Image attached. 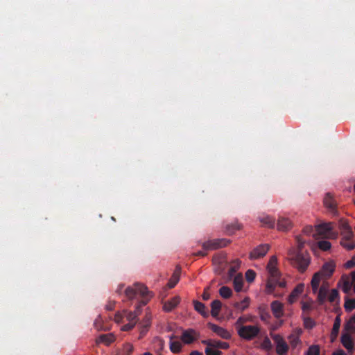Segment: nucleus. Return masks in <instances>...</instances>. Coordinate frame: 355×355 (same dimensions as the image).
<instances>
[{
  "label": "nucleus",
  "mask_w": 355,
  "mask_h": 355,
  "mask_svg": "<svg viewBox=\"0 0 355 355\" xmlns=\"http://www.w3.org/2000/svg\"><path fill=\"white\" fill-rule=\"evenodd\" d=\"M345 329L347 331H355V313L353 315H352V317L346 322Z\"/></svg>",
  "instance_id": "33"
},
{
  "label": "nucleus",
  "mask_w": 355,
  "mask_h": 355,
  "mask_svg": "<svg viewBox=\"0 0 355 355\" xmlns=\"http://www.w3.org/2000/svg\"><path fill=\"white\" fill-rule=\"evenodd\" d=\"M271 338L276 344V352L279 355H284L288 351V345L279 334H271Z\"/></svg>",
  "instance_id": "7"
},
{
  "label": "nucleus",
  "mask_w": 355,
  "mask_h": 355,
  "mask_svg": "<svg viewBox=\"0 0 355 355\" xmlns=\"http://www.w3.org/2000/svg\"><path fill=\"white\" fill-rule=\"evenodd\" d=\"M151 297H152V295H150L148 299L142 300L139 303V304L136 306V309L134 312L130 311L127 313L126 317H127V320H128V322H130L132 321L137 322L136 318H137V315L141 313V307L145 306L147 304L148 299Z\"/></svg>",
  "instance_id": "13"
},
{
  "label": "nucleus",
  "mask_w": 355,
  "mask_h": 355,
  "mask_svg": "<svg viewBox=\"0 0 355 355\" xmlns=\"http://www.w3.org/2000/svg\"><path fill=\"white\" fill-rule=\"evenodd\" d=\"M320 347L318 345H311L309 347L306 355H320Z\"/></svg>",
  "instance_id": "42"
},
{
  "label": "nucleus",
  "mask_w": 355,
  "mask_h": 355,
  "mask_svg": "<svg viewBox=\"0 0 355 355\" xmlns=\"http://www.w3.org/2000/svg\"><path fill=\"white\" fill-rule=\"evenodd\" d=\"M202 343L207 345L209 347H212L213 340H202Z\"/></svg>",
  "instance_id": "59"
},
{
  "label": "nucleus",
  "mask_w": 355,
  "mask_h": 355,
  "mask_svg": "<svg viewBox=\"0 0 355 355\" xmlns=\"http://www.w3.org/2000/svg\"><path fill=\"white\" fill-rule=\"evenodd\" d=\"M341 234L343 236L341 240H345L347 241H353L354 234L353 233L352 229L341 232Z\"/></svg>",
  "instance_id": "39"
},
{
  "label": "nucleus",
  "mask_w": 355,
  "mask_h": 355,
  "mask_svg": "<svg viewBox=\"0 0 355 355\" xmlns=\"http://www.w3.org/2000/svg\"><path fill=\"white\" fill-rule=\"evenodd\" d=\"M256 277V272L251 269H249L245 272V278L248 282H252Z\"/></svg>",
  "instance_id": "43"
},
{
  "label": "nucleus",
  "mask_w": 355,
  "mask_h": 355,
  "mask_svg": "<svg viewBox=\"0 0 355 355\" xmlns=\"http://www.w3.org/2000/svg\"><path fill=\"white\" fill-rule=\"evenodd\" d=\"M243 284V278L242 274L239 273L236 275L233 280L234 288L236 292L242 291Z\"/></svg>",
  "instance_id": "25"
},
{
  "label": "nucleus",
  "mask_w": 355,
  "mask_h": 355,
  "mask_svg": "<svg viewBox=\"0 0 355 355\" xmlns=\"http://www.w3.org/2000/svg\"><path fill=\"white\" fill-rule=\"evenodd\" d=\"M318 246L321 250L327 251L331 248V244L328 241H320L318 243Z\"/></svg>",
  "instance_id": "40"
},
{
  "label": "nucleus",
  "mask_w": 355,
  "mask_h": 355,
  "mask_svg": "<svg viewBox=\"0 0 355 355\" xmlns=\"http://www.w3.org/2000/svg\"><path fill=\"white\" fill-rule=\"evenodd\" d=\"M322 276V275H321V272H318L314 274V275L311 279V284L313 292L314 293H316L319 288V285H320V283L321 281Z\"/></svg>",
  "instance_id": "24"
},
{
  "label": "nucleus",
  "mask_w": 355,
  "mask_h": 355,
  "mask_svg": "<svg viewBox=\"0 0 355 355\" xmlns=\"http://www.w3.org/2000/svg\"><path fill=\"white\" fill-rule=\"evenodd\" d=\"M339 228L341 231V232H343L345 231H347L349 230H351V227L349 225L347 220L344 219H340L339 220Z\"/></svg>",
  "instance_id": "44"
},
{
  "label": "nucleus",
  "mask_w": 355,
  "mask_h": 355,
  "mask_svg": "<svg viewBox=\"0 0 355 355\" xmlns=\"http://www.w3.org/2000/svg\"><path fill=\"white\" fill-rule=\"evenodd\" d=\"M270 245L268 244H261L254 248L249 254L250 260H255L263 258L268 252Z\"/></svg>",
  "instance_id": "8"
},
{
  "label": "nucleus",
  "mask_w": 355,
  "mask_h": 355,
  "mask_svg": "<svg viewBox=\"0 0 355 355\" xmlns=\"http://www.w3.org/2000/svg\"><path fill=\"white\" fill-rule=\"evenodd\" d=\"M313 232V228L312 226H306L303 229V233L307 235H310Z\"/></svg>",
  "instance_id": "55"
},
{
  "label": "nucleus",
  "mask_w": 355,
  "mask_h": 355,
  "mask_svg": "<svg viewBox=\"0 0 355 355\" xmlns=\"http://www.w3.org/2000/svg\"><path fill=\"white\" fill-rule=\"evenodd\" d=\"M249 305V298L245 297L243 301L241 302H236L234 304V306L235 309L243 311L245 309H246L248 307Z\"/></svg>",
  "instance_id": "30"
},
{
  "label": "nucleus",
  "mask_w": 355,
  "mask_h": 355,
  "mask_svg": "<svg viewBox=\"0 0 355 355\" xmlns=\"http://www.w3.org/2000/svg\"><path fill=\"white\" fill-rule=\"evenodd\" d=\"M134 349V347L130 343H125L123 347L121 355H131Z\"/></svg>",
  "instance_id": "36"
},
{
  "label": "nucleus",
  "mask_w": 355,
  "mask_h": 355,
  "mask_svg": "<svg viewBox=\"0 0 355 355\" xmlns=\"http://www.w3.org/2000/svg\"><path fill=\"white\" fill-rule=\"evenodd\" d=\"M222 307V303L218 300H215L211 303V315L214 318H217Z\"/></svg>",
  "instance_id": "21"
},
{
  "label": "nucleus",
  "mask_w": 355,
  "mask_h": 355,
  "mask_svg": "<svg viewBox=\"0 0 355 355\" xmlns=\"http://www.w3.org/2000/svg\"><path fill=\"white\" fill-rule=\"evenodd\" d=\"M315 324V322L310 317L304 318V326L305 328L312 329Z\"/></svg>",
  "instance_id": "46"
},
{
  "label": "nucleus",
  "mask_w": 355,
  "mask_h": 355,
  "mask_svg": "<svg viewBox=\"0 0 355 355\" xmlns=\"http://www.w3.org/2000/svg\"><path fill=\"white\" fill-rule=\"evenodd\" d=\"M340 322H341V320H340V316L339 315L336 316V318L334 320L333 328H332V332H331L332 334H334L335 336L338 335L339 329L340 327Z\"/></svg>",
  "instance_id": "34"
},
{
  "label": "nucleus",
  "mask_w": 355,
  "mask_h": 355,
  "mask_svg": "<svg viewBox=\"0 0 355 355\" xmlns=\"http://www.w3.org/2000/svg\"><path fill=\"white\" fill-rule=\"evenodd\" d=\"M346 311H351L355 309V299H347L344 304Z\"/></svg>",
  "instance_id": "35"
},
{
  "label": "nucleus",
  "mask_w": 355,
  "mask_h": 355,
  "mask_svg": "<svg viewBox=\"0 0 355 355\" xmlns=\"http://www.w3.org/2000/svg\"><path fill=\"white\" fill-rule=\"evenodd\" d=\"M238 334L243 339L251 340L256 338L260 332V329L254 325L241 326L238 329Z\"/></svg>",
  "instance_id": "4"
},
{
  "label": "nucleus",
  "mask_w": 355,
  "mask_h": 355,
  "mask_svg": "<svg viewBox=\"0 0 355 355\" xmlns=\"http://www.w3.org/2000/svg\"><path fill=\"white\" fill-rule=\"evenodd\" d=\"M200 337V334L193 329H187L182 331L180 337L181 340L184 344H191Z\"/></svg>",
  "instance_id": "9"
},
{
  "label": "nucleus",
  "mask_w": 355,
  "mask_h": 355,
  "mask_svg": "<svg viewBox=\"0 0 355 355\" xmlns=\"http://www.w3.org/2000/svg\"><path fill=\"white\" fill-rule=\"evenodd\" d=\"M180 272L181 268L178 266L168 283V286L169 288H173L178 284L180 279Z\"/></svg>",
  "instance_id": "20"
},
{
  "label": "nucleus",
  "mask_w": 355,
  "mask_h": 355,
  "mask_svg": "<svg viewBox=\"0 0 355 355\" xmlns=\"http://www.w3.org/2000/svg\"><path fill=\"white\" fill-rule=\"evenodd\" d=\"M247 321V319L243 317V316H241L238 318L237 321L236 322V327L237 328V329H239V327H240L241 326H243L242 324L245 322Z\"/></svg>",
  "instance_id": "53"
},
{
  "label": "nucleus",
  "mask_w": 355,
  "mask_h": 355,
  "mask_svg": "<svg viewBox=\"0 0 355 355\" xmlns=\"http://www.w3.org/2000/svg\"><path fill=\"white\" fill-rule=\"evenodd\" d=\"M148 328L144 324L141 325L139 338H141L147 333Z\"/></svg>",
  "instance_id": "54"
},
{
  "label": "nucleus",
  "mask_w": 355,
  "mask_h": 355,
  "mask_svg": "<svg viewBox=\"0 0 355 355\" xmlns=\"http://www.w3.org/2000/svg\"><path fill=\"white\" fill-rule=\"evenodd\" d=\"M207 325L213 332L216 334L220 338L227 340L231 338L230 333L225 329L211 322H209Z\"/></svg>",
  "instance_id": "11"
},
{
  "label": "nucleus",
  "mask_w": 355,
  "mask_h": 355,
  "mask_svg": "<svg viewBox=\"0 0 355 355\" xmlns=\"http://www.w3.org/2000/svg\"><path fill=\"white\" fill-rule=\"evenodd\" d=\"M219 294L222 297L228 299L232 296V291L228 286H223L219 289Z\"/></svg>",
  "instance_id": "32"
},
{
  "label": "nucleus",
  "mask_w": 355,
  "mask_h": 355,
  "mask_svg": "<svg viewBox=\"0 0 355 355\" xmlns=\"http://www.w3.org/2000/svg\"><path fill=\"white\" fill-rule=\"evenodd\" d=\"M302 309L304 312L309 311L312 309V304L310 302H303L302 303Z\"/></svg>",
  "instance_id": "51"
},
{
  "label": "nucleus",
  "mask_w": 355,
  "mask_h": 355,
  "mask_svg": "<svg viewBox=\"0 0 355 355\" xmlns=\"http://www.w3.org/2000/svg\"><path fill=\"white\" fill-rule=\"evenodd\" d=\"M340 245L347 250H352L355 248V243L354 241H347L345 240H341Z\"/></svg>",
  "instance_id": "41"
},
{
  "label": "nucleus",
  "mask_w": 355,
  "mask_h": 355,
  "mask_svg": "<svg viewBox=\"0 0 355 355\" xmlns=\"http://www.w3.org/2000/svg\"><path fill=\"white\" fill-rule=\"evenodd\" d=\"M180 299L178 296H175L168 301L165 302L163 305V309L166 312H170L175 309L180 303Z\"/></svg>",
  "instance_id": "15"
},
{
  "label": "nucleus",
  "mask_w": 355,
  "mask_h": 355,
  "mask_svg": "<svg viewBox=\"0 0 355 355\" xmlns=\"http://www.w3.org/2000/svg\"><path fill=\"white\" fill-rule=\"evenodd\" d=\"M115 340V337L112 334H101L96 339V343H103L107 345H109L110 343H113Z\"/></svg>",
  "instance_id": "22"
},
{
  "label": "nucleus",
  "mask_w": 355,
  "mask_h": 355,
  "mask_svg": "<svg viewBox=\"0 0 355 355\" xmlns=\"http://www.w3.org/2000/svg\"><path fill=\"white\" fill-rule=\"evenodd\" d=\"M241 228V225L238 222H234L231 224L227 225L225 230L228 234H234L236 230Z\"/></svg>",
  "instance_id": "29"
},
{
  "label": "nucleus",
  "mask_w": 355,
  "mask_h": 355,
  "mask_svg": "<svg viewBox=\"0 0 355 355\" xmlns=\"http://www.w3.org/2000/svg\"><path fill=\"white\" fill-rule=\"evenodd\" d=\"M297 248H291L288 251L289 259L292 264L300 272H304L306 270L310 264V256L307 252H304L302 249L305 243L301 236H297L296 238Z\"/></svg>",
  "instance_id": "1"
},
{
  "label": "nucleus",
  "mask_w": 355,
  "mask_h": 355,
  "mask_svg": "<svg viewBox=\"0 0 355 355\" xmlns=\"http://www.w3.org/2000/svg\"><path fill=\"white\" fill-rule=\"evenodd\" d=\"M277 263V257L275 256H272L267 265L269 277L266 284V292L268 294H272L276 286L281 288L286 286V282L280 279V273L276 267Z\"/></svg>",
  "instance_id": "2"
},
{
  "label": "nucleus",
  "mask_w": 355,
  "mask_h": 355,
  "mask_svg": "<svg viewBox=\"0 0 355 355\" xmlns=\"http://www.w3.org/2000/svg\"><path fill=\"white\" fill-rule=\"evenodd\" d=\"M206 250H199L195 253H193L194 256H198V257H205L207 255V252H205Z\"/></svg>",
  "instance_id": "57"
},
{
  "label": "nucleus",
  "mask_w": 355,
  "mask_h": 355,
  "mask_svg": "<svg viewBox=\"0 0 355 355\" xmlns=\"http://www.w3.org/2000/svg\"><path fill=\"white\" fill-rule=\"evenodd\" d=\"M354 266H355V254L352 257V258L350 260L347 261L345 263V267L347 269L352 268Z\"/></svg>",
  "instance_id": "50"
},
{
  "label": "nucleus",
  "mask_w": 355,
  "mask_h": 355,
  "mask_svg": "<svg viewBox=\"0 0 355 355\" xmlns=\"http://www.w3.org/2000/svg\"><path fill=\"white\" fill-rule=\"evenodd\" d=\"M259 220L263 224V225L267 227L273 228L275 227V220L270 216L259 217Z\"/></svg>",
  "instance_id": "26"
},
{
  "label": "nucleus",
  "mask_w": 355,
  "mask_h": 355,
  "mask_svg": "<svg viewBox=\"0 0 355 355\" xmlns=\"http://www.w3.org/2000/svg\"><path fill=\"white\" fill-rule=\"evenodd\" d=\"M151 315L149 313H146V316L144 319L143 324L147 327H149L150 325Z\"/></svg>",
  "instance_id": "52"
},
{
  "label": "nucleus",
  "mask_w": 355,
  "mask_h": 355,
  "mask_svg": "<svg viewBox=\"0 0 355 355\" xmlns=\"http://www.w3.org/2000/svg\"><path fill=\"white\" fill-rule=\"evenodd\" d=\"M169 348L171 352L178 354L182 351V345L180 341H170Z\"/></svg>",
  "instance_id": "28"
},
{
  "label": "nucleus",
  "mask_w": 355,
  "mask_h": 355,
  "mask_svg": "<svg viewBox=\"0 0 355 355\" xmlns=\"http://www.w3.org/2000/svg\"><path fill=\"white\" fill-rule=\"evenodd\" d=\"M212 347L226 349L230 347V345L226 342L213 340Z\"/></svg>",
  "instance_id": "37"
},
{
  "label": "nucleus",
  "mask_w": 355,
  "mask_h": 355,
  "mask_svg": "<svg viewBox=\"0 0 355 355\" xmlns=\"http://www.w3.org/2000/svg\"><path fill=\"white\" fill-rule=\"evenodd\" d=\"M354 283L355 279H354V275L351 273L350 275H344L342 276L341 281L339 282V286L345 293H348L351 291L352 286Z\"/></svg>",
  "instance_id": "10"
},
{
  "label": "nucleus",
  "mask_w": 355,
  "mask_h": 355,
  "mask_svg": "<svg viewBox=\"0 0 355 355\" xmlns=\"http://www.w3.org/2000/svg\"><path fill=\"white\" fill-rule=\"evenodd\" d=\"M241 263V261L239 259H236L232 262V266H230L228 272L230 277L234 275L237 270L239 268Z\"/></svg>",
  "instance_id": "31"
},
{
  "label": "nucleus",
  "mask_w": 355,
  "mask_h": 355,
  "mask_svg": "<svg viewBox=\"0 0 355 355\" xmlns=\"http://www.w3.org/2000/svg\"><path fill=\"white\" fill-rule=\"evenodd\" d=\"M124 293L128 300H133L137 294H139L143 297H147L149 295L148 288L139 283H135L132 286L127 287Z\"/></svg>",
  "instance_id": "3"
},
{
  "label": "nucleus",
  "mask_w": 355,
  "mask_h": 355,
  "mask_svg": "<svg viewBox=\"0 0 355 355\" xmlns=\"http://www.w3.org/2000/svg\"><path fill=\"white\" fill-rule=\"evenodd\" d=\"M317 233L324 239H336L338 233L333 230L332 223H324L315 227Z\"/></svg>",
  "instance_id": "5"
},
{
  "label": "nucleus",
  "mask_w": 355,
  "mask_h": 355,
  "mask_svg": "<svg viewBox=\"0 0 355 355\" xmlns=\"http://www.w3.org/2000/svg\"><path fill=\"white\" fill-rule=\"evenodd\" d=\"M166 330H167L168 331H173V328H172V327H171L170 324H168V325L167 326V327H166Z\"/></svg>",
  "instance_id": "63"
},
{
  "label": "nucleus",
  "mask_w": 355,
  "mask_h": 355,
  "mask_svg": "<svg viewBox=\"0 0 355 355\" xmlns=\"http://www.w3.org/2000/svg\"><path fill=\"white\" fill-rule=\"evenodd\" d=\"M230 241L226 239H215L208 240L202 244V249L206 251L216 250L227 246Z\"/></svg>",
  "instance_id": "6"
},
{
  "label": "nucleus",
  "mask_w": 355,
  "mask_h": 355,
  "mask_svg": "<svg viewBox=\"0 0 355 355\" xmlns=\"http://www.w3.org/2000/svg\"><path fill=\"white\" fill-rule=\"evenodd\" d=\"M292 227L291 221L284 217H279L277 221V229L280 231L286 232Z\"/></svg>",
  "instance_id": "16"
},
{
  "label": "nucleus",
  "mask_w": 355,
  "mask_h": 355,
  "mask_svg": "<svg viewBox=\"0 0 355 355\" xmlns=\"http://www.w3.org/2000/svg\"><path fill=\"white\" fill-rule=\"evenodd\" d=\"M206 355H221L222 352L219 350H214L210 347H207L205 349Z\"/></svg>",
  "instance_id": "49"
},
{
  "label": "nucleus",
  "mask_w": 355,
  "mask_h": 355,
  "mask_svg": "<svg viewBox=\"0 0 355 355\" xmlns=\"http://www.w3.org/2000/svg\"><path fill=\"white\" fill-rule=\"evenodd\" d=\"M190 355H203L202 353L197 351V350H195V351H192L191 353H190Z\"/></svg>",
  "instance_id": "62"
},
{
  "label": "nucleus",
  "mask_w": 355,
  "mask_h": 355,
  "mask_svg": "<svg viewBox=\"0 0 355 355\" xmlns=\"http://www.w3.org/2000/svg\"><path fill=\"white\" fill-rule=\"evenodd\" d=\"M193 305L195 310L198 312L202 317L207 318L209 316V312L205 305L198 301H193Z\"/></svg>",
  "instance_id": "17"
},
{
  "label": "nucleus",
  "mask_w": 355,
  "mask_h": 355,
  "mask_svg": "<svg viewBox=\"0 0 355 355\" xmlns=\"http://www.w3.org/2000/svg\"><path fill=\"white\" fill-rule=\"evenodd\" d=\"M332 355H346L345 352L343 349H339L334 352Z\"/></svg>",
  "instance_id": "60"
},
{
  "label": "nucleus",
  "mask_w": 355,
  "mask_h": 355,
  "mask_svg": "<svg viewBox=\"0 0 355 355\" xmlns=\"http://www.w3.org/2000/svg\"><path fill=\"white\" fill-rule=\"evenodd\" d=\"M318 301L320 304H323L326 300L327 297L328 296V289L324 286L322 285L320 288H318Z\"/></svg>",
  "instance_id": "19"
},
{
  "label": "nucleus",
  "mask_w": 355,
  "mask_h": 355,
  "mask_svg": "<svg viewBox=\"0 0 355 355\" xmlns=\"http://www.w3.org/2000/svg\"><path fill=\"white\" fill-rule=\"evenodd\" d=\"M334 271V266L331 263H326L323 265L322 269L319 271L324 277H330Z\"/></svg>",
  "instance_id": "23"
},
{
  "label": "nucleus",
  "mask_w": 355,
  "mask_h": 355,
  "mask_svg": "<svg viewBox=\"0 0 355 355\" xmlns=\"http://www.w3.org/2000/svg\"><path fill=\"white\" fill-rule=\"evenodd\" d=\"M341 343L347 350H352L353 349V341L350 336L347 334L343 335L341 338Z\"/></svg>",
  "instance_id": "27"
},
{
  "label": "nucleus",
  "mask_w": 355,
  "mask_h": 355,
  "mask_svg": "<svg viewBox=\"0 0 355 355\" xmlns=\"http://www.w3.org/2000/svg\"><path fill=\"white\" fill-rule=\"evenodd\" d=\"M288 340L291 345L293 347H296V346L300 343V340L299 338V335L297 334H291L288 336Z\"/></svg>",
  "instance_id": "38"
},
{
  "label": "nucleus",
  "mask_w": 355,
  "mask_h": 355,
  "mask_svg": "<svg viewBox=\"0 0 355 355\" xmlns=\"http://www.w3.org/2000/svg\"><path fill=\"white\" fill-rule=\"evenodd\" d=\"M209 298V293L206 291V290L204 291L202 294V299L204 300H207Z\"/></svg>",
  "instance_id": "61"
},
{
  "label": "nucleus",
  "mask_w": 355,
  "mask_h": 355,
  "mask_svg": "<svg viewBox=\"0 0 355 355\" xmlns=\"http://www.w3.org/2000/svg\"><path fill=\"white\" fill-rule=\"evenodd\" d=\"M124 285L123 284H119L116 290V293L119 295H121L122 293Z\"/></svg>",
  "instance_id": "58"
},
{
  "label": "nucleus",
  "mask_w": 355,
  "mask_h": 355,
  "mask_svg": "<svg viewBox=\"0 0 355 355\" xmlns=\"http://www.w3.org/2000/svg\"><path fill=\"white\" fill-rule=\"evenodd\" d=\"M271 311L276 318H280L284 315V304L279 301H273L271 304Z\"/></svg>",
  "instance_id": "14"
},
{
  "label": "nucleus",
  "mask_w": 355,
  "mask_h": 355,
  "mask_svg": "<svg viewBox=\"0 0 355 355\" xmlns=\"http://www.w3.org/2000/svg\"><path fill=\"white\" fill-rule=\"evenodd\" d=\"M304 291V284H298L291 292L290 295L288 296V302L289 303H293L298 296L303 292Z\"/></svg>",
  "instance_id": "18"
},
{
  "label": "nucleus",
  "mask_w": 355,
  "mask_h": 355,
  "mask_svg": "<svg viewBox=\"0 0 355 355\" xmlns=\"http://www.w3.org/2000/svg\"><path fill=\"white\" fill-rule=\"evenodd\" d=\"M338 298V291L336 289L331 290V293L328 295V300L330 302H334Z\"/></svg>",
  "instance_id": "47"
},
{
  "label": "nucleus",
  "mask_w": 355,
  "mask_h": 355,
  "mask_svg": "<svg viewBox=\"0 0 355 355\" xmlns=\"http://www.w3.org/2000/svg\"><path fill=\"white\" fill-rule=\"evenodd\" d=\"M136 324V321H132V322H128V323L124 324L123 326H122L121 327V330L122 331H130L132 329H133V327L135 326Z\"/></svg>",
  "instance_id": "48"
},
{
  "label": "nucleus",
  "mask_w": 355,
  "mask_h": 355,
  "mask_svg": "<svg viewBox=\"0 0 355 355\" xmlns=\"http://www.w3.org/2000/svg\"><path fill=\"white\" fill-rule=\"evenodd\" d=\"M261 346L266 350H270L272 349V343L268 337H265L261 344Z\"/></svg>",
  "instance_id": "45"
},
{
  "label": "nucleus",
  "mask_w": 355,
  "mask_h": 355,
  "mask_svg": "<svg viewBox=\"0 0 355 355\" xmlns=\"http://www.w3.org/2000/svg\"><path fill=\"white\" fill-rule=\"evenodd\" d=\"M115 306L114 302H109L105 306V309L108 311H112L114 309Z\"/></svg>",
  "instance_id": "56"
},
{
  "label": "nucleus",
  "mask_w": 355,
  "mask_h": 355,
  "mask_svg": "<svg viewBox=\"0 0 355 355\" xmlns=\"http://www.w3.org/2000/svg\"><path fill=\"white\" fill-rule=\"evenodd\" d=\"M324 205L329 211H330L334 216H336L338 214L336 203L330 193L326 194L324 198Z\"/></svg>",
  "instance_id": "12"
},
{
  "label": "nucleus",
  "mask_w": 355,
  "mask_h": 355,
  "mask_svg": "<svg viewBox=\"0 0 355 355\" xmlns=\"http://www.w3.org/2000/svg\"><path fill=\"white\" fill-rule=\"evenodd\" d=\"M177 338V337H176L175 335H173H173H171V336H169L170 341H173V340L174 338Z\"/></svg>",
  "instance_id": "64"
}]
</instances>
